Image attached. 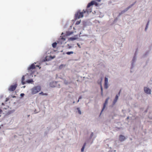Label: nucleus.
Segmentation results:
<instances>
[{
	"label": "nucleus",
	"instance_id": "nucleus-37",
	"mask_svg": "<svg viewBox=\"0 0 152 152\" xmlns=\"http://www.w3.org/2000/svg\"><path fill=\"white\" fill-rule=\"evenodd\" d=\"M126 12V10H125V9L124 10L122 11L121 12V14H122L124 13H125V12Z\"/></svg>",
	"mask_w": 152,
	"mask_h": 152
},
{
	"label": "nucleus",
	"instance_id": "nucleus-23",
	"mask_svg": "<svg viewBox=\"0 0 152 152\" xmlns=\"http://www.w3.org/2000/svg\"><path fill=\"white\" fill-rule=\"evenodd\" d=\"M57 45V43L56 42H54L52 44V46L53 48H55L56 47Z\"/></svg>",
	"mask_w": 152,
	"mask_h": 152
},
{
	"label": "nucleus",
	"instance_id": "nucleus-50",
	"mask_svg": "<svg viewBox=\"0 0 152 152\" xmlns=\"http://www.w3.org/2000/svg\"><path fill=\"white\" fill-rule=\"evenodd\" d=\"M61 39H62V40H63V41H65L66 40V38L64 37H62L61 38Z\"/></svg>",
	"mask_w": 152,
	"mask_h": 152
},
{
	"label": "nucleus",
	"instance_id": "nucleus-2",
	"mask_svg": "<svg viewBox=\"0 0 152 152\" xmlns=\"http://www.w3.org/2000/svg\"><path fill=\"white\" fill-rule=\"evenodd\" d=\"M138 51V48H137L135 52L134 53V56L131 61V66H134V64H135L136 61L137 60V52Z\"/></svg>",
	"mask_w": 152,
	"mask_h": 152
},
{
	"label": "nucleus",
	"instance_id": "nucleus-38",
	"mask_svg": "<svg viewBox=\"0 0 152 152\" xmlns=\"http://www.w3.org/2000/svg\"><path fill=\"white\" fill-rule=\"evenodd\" d=\"M126 12V10H125V9L124 10L122 11L121 12V14H122L124 13H125V12Z\"/></svg>",
	"mask_w": 152,
	"mask_h": 152
},
{
	"label": "nucleus",
	"instance_id": "nucleus-8",
	"mask_svg": "<svg viewBox=\"0 0 152 152\" xmlns=\"http://www.w3.org/2000/svg\"><path fill=\"white\" fill-rule=\"evenodd\" d=\"M126 139V137L124 136L122 134H120L119 135V140L121 142H123L125 141Z\"/></svg>",
	"mask_w": 152,
	"mask_h": 152
},
{
	"label": "nucleus",
	"instance_id": "nucleus-15",
	"mask_svg": "<svg viewBox=\"0 0 152 152\" xmlns=\"http://www.w3.org/2000/svg\"><path fill=\"white\" fill-rule=\"evenodd\" d=\"M73 33H74V32L73 31H66V34H65V35L64 36L65 37V36H69V35H71Z\"/></svg>",
	"mask_w": 152,
	"mask_h": 152
},
{
	"label": "nucleus",
	"instance_id": "nucleus-13",
	"mask_svg": "<svg viewBox=\"0 0 152 152\" xmlns=\"http://www.w3.org/2000/svg\"><path fill=\"white\" fill-rule=\"evenodd\" d=\"M99 63H98L97 65L99 66H104V62L103 61H101L99 62Z\"/></svg>",
	"mask_w": 152,
	"mask_h": 152
},
{
	"label": "nucleus",
	"instance_id": "nucleus-44",
	"mask_svg": "<svg viewBox=\"0 0 152 152\" xmlns=\"http://www.w3.org/2000/svg\"><path fill=\"white\" fill-rule=\"evenodd\" d=\"M21 83L23 85L25 84L26 83V82H25L24 81H21Z\"/></svg>",
	"mask_w": 152,
	"mask_h": 152
},
{
	"label": "nucleus",
	"instance_id": "nucleus-48",
	"mask_svg": "<svg viewBox=\"0 0 152 152\" xmlns=\"http://www.w3.org/2000/svg\"><path fill=\"white\" fill-rule=\"evenodd\" d=\"M39 94L44 95V93H43V92L41 91L39 93Z\"/></svg>",
	"mask_w": 152,
	"mask_h": 152
},
{
	"label": "nucleus",
	"instance_id": "nucleus-49",
	"mask_svg": "<svg viewBox=\"0 0 152 152\" xmlns=\"http://www.w3.org/2000/svg\"><path fill=\"white\" fill-rule=\"evenodd\" d=\"M149 108V106H148L147 107V109L144 111V112L145 113H147V111H148V109Z\"/></svg>",
	"mask_w": 152,
	"mask_h": 152
},
{
	"label": "nucleus",
	"instance_id": "nucleus-51",
	"mask_svg": "<svg viewBox=\"0 0 152 152\" xmlns=\"http://www.w3.org/2000/svg\"><path fill=\"white\" fill-rule=\"evenodd\" d=\"M10 99L8 97L6 98L5 102H7Z\"/></svg>",
	"mask_w": 152,
	"mask_h": 152
},
{
	"label": "nucleus",
	"instance_id": "nucleus-20",
	"mask_svg": "<svg viewBox=\"0 0 152 152\" xmlns=\"http://www.w3.org/2000/svg\"><path fill=\"white\" fill-rule=\"evenodd\" d=\"M86 145V143H84L81 149V152H83L84 151V150Z\"/></svg>",
	"mask_w": 152,
	"mask_h": 152
},
{
	"label": "nucleus",
	"instance_id": "nucleus-43",
	"mask_svg": "<svg viewBox=\"0 0 152 152\" xmlns=\"http://www.w3.org/2000/svg\"><path fill=\"white\" fill-rule=\"evenodd\" d=\"M25 79V76L23 75L21 79V81H24Z\"/></svg>",
	"mask_w": 152,
	"mask_h": 152
},
{
	"label": "nucleus",
	"instance_id": "nucleus-34",
	"mask_svg": "<svg viewBox=\"0 0 152 152\" xmlns=\"http://www.w3.org/2000/svg\"><path fill=\"white\" fill-rule=\"evenodd\" d=\"M104 83H108V78L107 77H105Z\"/></svg>",
	"mask_w": 152,
	"mask_h": 152
},
{
	"label": "nucleus",
	"instance_id": "nucleus-62",
	"mask_svg": "<svg viewBox=\"0 0 152 152\" xmlns=\"http://www.w3.org/2000/svg\"><path fill=\"white\" fill-rule=\"evenodd\" d=\"M3 97V95H1L0 96V98H2Z\"/></svg>",
	"mask_w": 152,
	"mask_h": 152
},
{
	"label": "nucleus",
	"instance_id": "nucleus-31",
	"mask_svg": "<svg viewBox=\"0 0 152 152\" xmlns=\"http://www.w3.org/2000/svg\"><path fill=\"white\" fill-rule=\"evenodd\" d=\"M133 6V5H130L128 7H127V8L125 9V10H126L127 11V10H128L130 8L132 7Z\"/></svg>",
	"mask_w": 152,
	"mask_h": 152
},
{
	"label": "nucleus",
	"instance_id": "nucleus-56",
	"mask_svg": "<svg viewBox=\"0 0 152 152\" xmlns=\"http://www.w3.org/2000/svg\"><path fill=\"white\" fill-rule=\"evenodd\" d=\"M77 45L78 46L79 48H81V47H80V44H79L78 43H77Z\"/></svg>",
	"mask_w": 152,
	"mask_h": 152
},
{
	"label": "nucleus",
	"instance_id": "nucleus-16",
	"mask_svg": "<svg viewBox=\"0 0 152 152\" xmlns=\"http://www.w3.org/2000/svg\"><path fill=\"white\" fill-rule=\"evenodd\" d=\"M77 37H69L68 38L69 41H73L77 39Z\"/></svg>",
	"mask_w": 152,
	"mask_h": 152
},
{
	"label": "nucleus",
	"instance_id": "nucleus-28",
	"mask_svg": "<svg viewBox=\"0 0 152 152\" xmlns=\"http://www.w3.org/2000/svg\"><path fill=\"white\" fill-rule=\"evenodd\" d=\"M36 68L37 67H28V70H31L36 69Z\"/></svg>",
	"mask_w": 152,
	"mask_h": 152
},
{
	"label": "nucleus",
	"instance_id": "nucleus-10",
	"mask_svg": "<svg viewBox=\"0 0 152 152\" xmlns=\"http://www.w3.org/2000/svg\"><path fill=\"white\" fill-rule=\"evenodd\" d=\"M91 139L89 137L87 138L86 139L85 142L84 143H86H86H90V144H91L93 142V141L91 140Z\"/></svg>",
	"mask_w": 152,
	"mask_h": 152
},
{
	"label": "nucleus",
	"instance_id": "nucleus-64",
	"mask_svg": "<svg viewBox=\"0 0 152 152\" xmlns=\"http://www.w3.org/2000/svg\"><path fill=\"white\" fill-rule=\"evenodd\" d=\"M34 112H35V113H37L38 112H36V109H35Z\"/></svg>",
	"mask_w": 152,
	"mask_h": 152
},
{
	"label": "nucleus",
	"instance_id": "nucleus-58",
	"mask_svg": "<svg viewBox=\"0 0 152 152\" xmlns=\"http://www.w3.org/2000/svg\"><path fill=\"white\" fill-rule=\"evenodd\" d=\"M129 119V116H128V117L126 118V119L125 120H126V121H127V120H128Z\"/></svg>",
	"mask_w": 152,
	"mask_h": 152
},
{
	"label": "nucleus",
	"instance_id": "nucleus-45",
	"mask_svg": "<svg viewBox=\"0 0 152 152\" xmlns=\"http://www.w3.org/2000/svg\"><path fill=\"white\" fill-rule=\"evenodd\" d=\"M61 39H59L58 41V43H59L60 44H62V42H61Z\"/></svg>",
	"mask_w": 152,
	"mask_h": 152
},
{
	"label": "nucleus",
	"instance_id": "nucleus-59",
	"mask_svg": "<svg viewBox=\"0 0 152 152\" xmlns=\"http://www.w3.org/2000/svg\"><path fill=\"white\" fill-rule=\"evenodd\" d=\"M136 1H135L134 3H133L132 4H131V5H133V6L136 3Z\"/></svg>",
	"mask_w": 152,
	"mask_h": 152
},
{
	"label": "nucleus",
	"instance_id": "nucleus-30",
	"mask_svg": "<svg viewBox=\"0 0 152 152\" xmlns=\"http://www.w3.org/2000/svg\"><path fill=\"white\" fill-rule=\"evenodd\" d=\"M133 6V5H130L128 7H127V8L125 9V10H126L127 11V10H128L130 8L132 7Z\"/></svg>",
	"mask_w": 152,
	"mask_h": 152
},
{
	"label": "nucleus",
	"instance_id": "nucleus-52",
	"mask_svg": "<svg viewBox=\"0 0 152 152\" xmlns=\"http://www.w3.org/2000/svg\"><path fill=\"white\" fill-rule=\"evenodd\" d=\"M121 89H120V90H119V92H118V94H117V95H120V93H121Z\"/></svg>",
	"mask_w": 152,
	"mask_h": 152
},
{
	"label": "nucleus",
	"instance_id": "nucleus-54",
	"mask_svg": "<svg viewBox=\"0 0 152 152\" xmlns=\"http://www.w3.org/2000/svg\"><path fill=\"white\" fill-rule=\"evenodd\" d=\"M82 98V96H80L78 98V99L79 100L81 99Z\"/></svg>",
	"mask_w": 152,
	"mask_h": 152
},
{
	"label": "nucleus",
	"instance_id": "nucleus-11",
	"mask_svg": "<svg viewBox=\"0 0 152 152\" xmlns=\"http://www.w3.org/2000/svg\"><path fill=\"white\" fill-rule=\"evenodd\" d=\"M118 98V95H116L115 96V97L113 101V106L114 105L115 103L117 101V100Z\"/></svg>",
	"mask_w": 152,
	"mask_h": 152
},
{
	"label": "nucleus",
	"instance_id": "nucleus-63",
	"mask_svg": "<svg viewBox=\"0 0 152 152\" xmlns=\"http://www.w3.org/2000/svg\"><path fill=\"white\" fill-rule=\"evenodd\" d=\"M67 26V24H66L65 26H64V28H66V27Z\"/></svg>",
	"mask_w": 152,
	"mask_h": 152
},
{
	"label": "nucleus",
	"instance_id": "nucleus-22",
	"mask_svg": "<svg viewBox=\"0 0 152 152\" xmlns=\"http://www.w3.org/2000/svg\"><path fill=\"white\" fill-rule=\"evenodd\" d=\"M36 64V63L34 62V63L32 64L31 65H29V66H40L39 65H35V64Z\"/></svg>",
	"mask_w": 152,
	"mask_h": 152
},
{
	"label": "nucleus",
	"instance_id": "nucleus-25",
	"mask_svg": "<svg viewBox=\"0 0 152 152\" xmlns=\"http://www.w3.org/2000/svg\"><path fill=\"white\" fill-rule=\"evenodd\" d=\"M104 87L105 89H107L108 88V83H104Z\"/></svg>",
	"mask_w": 152,
	"mask_h": 152
},
{
	"label": "nucleus",
	"instance_id": "nucleus-35",
	"mask_svg": "<svg viewBox=\"0 0 152 152\" xmlns=\"http://www.w3.org/2000/svg\"><path fill=\"white\" fill-rule=\"evenodd\" d=\"M80 22H81V20H80L79 21H76L75 24L76 25H79L80 23Z\"/></svg>",
	"mask_w": 152,
	"mask_h": 152
},
{
	"label": "nucleus",
	"instance_id": "nucleus-42",
	"mask_svg": "<svg viewBox=\"0 0 152 152\" xmlns=\"http://www.w3.org/2000/svg\"><path fill=\"white\" fill-rule=\"evenodd\" d=\"M118 18L117 17L116 18H115L114 19L113 22L114 23L116 22L118 20Z\"/></svg>",
	"mask_w": 152,
	"mask_h": 152
},
{
	"label": "nucleus",
	"instance_id": "nucleus-39",
	"mask_svg": "<svg viewBox=\"0 0 152 152\" xmlns=\"http://www.w3.org/2000/svg\"><path fill=\"white\" fill-rule=\"evenodd\" d=\"M49 60H48L46 58H45L44 59H43L42 61V62H45L47 61H48Z\"/></svg>",
	"mask_w": 152,
	"mask_h": 152
},
{
	"label": "nucleus",
	"instance_id": "nucleus-27",
	"mask_svg": "<svg viewBox=\"0 0 152 152\" xmlns=\"http://www.w3.org/2000/svg\"><path fill=\"white\" fill-rule=\"evenodd\" d=\"M76 110H77L78 113L80 115H81V112L80 109V108L77 107Z\"/></svg>",
	"mask_w": 152,
	"mask_h": 152
},
{
	"label": "nucleus",
	"instance_id": "nucleus-32",
	"mask_svg": "<svg viewBox=\"0 0 152 152\" xmlns=\"http://www.w3.org/2000/svg\"><path fill=\"white\" fill-rule=\"evenodd\" d=\"M74 52L72 51H68L66 53V54L68 55H70L71 54H73Z\"/></svg>",
	"mask_w": 152,
	"mask_h": 152
},
{
	"label": "nucleus",
	"instance_id": "nucleus-12",
	"mask_svg": "<svg viewBox=\"0 0 152 152\" xmlns=\"http://www.w3.org/2000/svg\"><path fill=\"white\" fill-rule=\"evenodd\" d=\"M150 51L149 50L147 51L142 56L141 58H146L148 55Z\"/></svg>",
	"mask_w": 152,
	"mask_h": 152
},
{
	"label": "nucleus",
	"instance_id": "nucleus-17",
	"mask_svg": "<svg viewBox=\"0 0 152 152\" xmlns=\"http://www.w3.org/2000/svg\"><path fill=\"white\" fill-rule=\"evenodd\" d=\"M149 22H150V20H148L147 22L146 23L145 29V31H147V29L148 28V26L149 24Z\"/></svg>",
	"mask_w": 152,
	"mask_h": 152
},
{
	"label": "nucleus",
	"instance_id": "nucleus-36",
	"mask_svg": "<svg viewBox=\"0 0 152 152\" xmlns=\"http://www.w3.org/2000/svg\"><path fill=\"white\" fill-rule=\"evenodd\" d=\"M93 135H94L93 132H91V134H90V137H89V138H90L91 139L92 138Z\"/></svg>",
	"mask_w": 152,
	"mask_h": 152
},
{
	"label": "nucleus",
	"instance_id": "nucleus-47",
	"mask_svg": "<svg viewBox=\"0 0 152 152\" xmlns=\"http://www.w3.org/2000/svg\"><path fill=\"white\" fill-rule=\"evenodd\" d=\"M55 57V56H50V59H53Z\"/></svg>",
	"mask_w": 152,
	"mask_h": 152
},
{
	"label": "nucleus",
	"instance_id": "nucleus-14",
	"mask_svg": "<svg viewBox=\"0 0 152 152\" xmlns=\"http://www.w3.org/2000/svg\"><path fill=\"white\" fill-rule=\"evenodd\" d=\"M34 82V81L33 79H28L26 81V83L28 84H32Z\"/></svg>",
	"mask_w": 152,
	"mask_h": 152
},
{
	"label": "nucleus",
	"instance_id": "nucleus-6",
	"mask_svg": "<svg viewBox=\"0 0 152 152\" xmlns=\"http://www.w3.org/2000/svg\"><path fill=\"white\" fill-rule=\"evenodd\" d=\"M58 82L56 81H53L50 83L49 85L50 87L52 88H54L55 87H59L60 85L58 84L57 85Z\"/></svg>",
	"mask_w": 152,
	"mask_h": 152
},
{
	"label": "nucleus",
	"instance_id": "nucleus-24",
	"mask_svg": "<svg viewBox=\"0 0 152 152\" xmlns=\"http://www.w3.org/2000/svg\"><path fill=\"white\" fill-rule=\"evenodd\" d=\"M92 2L93 3V5H95L96 6H98V3L96 2L94 0H93L92 1Z\"/></svg>",
	"mask_w": 152,
	"mask_h": 152
},
{
	"label": "nucleus",
	"instance_id": "nucleus-9",
	"mask_svg": "<svg viewBox=\"0 0 152 152\" xmlns=\"http://www.w3.org/2000/svg\"><path fill=\"white\" fill-rule=\"evenodd\" d=\"M144 91L145 92L148 94H151V90L148 88L145 87L144 88Z\"/></svg>",
	"mask_w": 152,
	"mask_h": 152
},
{
	"label": "nucleus",
	"instance_id": "nucleus-57",
	"mask_svg": "<svg viewBox=\"0 0 152 152\" xmlns=\"http://www.w3.org/2000/svg\"><path fill=\"white\" fill-rule=\"evenodd\" d=\"M12 97L13 98H16V96L15 95H12Z\"/></svg>",
	"mask_w": 152,
	"mask_h": 152
},
{
	"label": "nucleus",
	"instance_id": "nucleus-4",
	"mask_svg": "<svg viewBox=\"0 0 152 152\" xmlns=\"http://www.w3.org/2000/svg\"><path fill=\"white\" fill-rule=\"evenodd\" d=\"M102 77H100V79L98 80L97 81V83L98 84L100 85V89H101V95L102 96H103V88L102 84Z\"/></svg>",
	"mask_w": 152,
	"mask_h": 152
},
{
	"label": "nucleus",
	"instance_id": "nucleus-19",
	"mask_svg": "<svg viewBox=\"0 0 152 152\" xmlns=\"http://www.w3.org/2000/svg\"><path fill=\"white\" fill-rule=\"evenodd\" d=\"M15 111V110H9L7 113V115H9L13 113Z\"/></svg>",
	"mask_w": 152,
	"mask_h": 152
},
{
	"label": "nucleus",
	"instance_id": "nucleus-1",
	"mask_svg": "<svg viewBox=\"0 0 152 152\" xmlns=\"http://www.w3.org/2000/svg\"><path fill=\"white\" fill-rule=\"evenodd\" d=\"M41 87L40 86H34L31 89V93L33 94H36L39 92L41 90Z\"/></svg>",
	"mask_w": 152,
	"mask_h": 152
},
{
	"label": "nucleus",
	"instance_id": "nucleus-7",
	"mask_svg": "<svg viewBox=\"0 0 152 152\" xmlns=\"http://www.w3.org/2000/svg\"><path fill=\"white\" fill-rule=\"evenodd\" d=\"M18 86L17 83H15V85H11L9 88L8 90L10 91H14L15 90Z\"/></svg>",
	"mask_w": 152,
	"mask_h": 152
},
{
	"label": "nucleus",
	"instance_id": "nucleus-26",
	"mask_svg": "<svg viewBox=\"0 0 152 152\" xmlns=\"http://www.w3.org/2000/svg\"><path fill=\"white\" fill-rule=\"evenodd\" d=\"M63 80H64V83L65 84L67 85L70 83L68 82L65 79H64Z\"/></svg>",
	"mask_w": 152,
	"mask_h": 152
},
{
	"label": "nucleus",
	"instance_id": "nucleus-46",
	"mask_svg": "<svg viewBox=\"0 0 152 152\" xmlns=\"http://www.w3.org/2000/svg\"><path fill=\"white\" fill-rule=\"evenodd\" d=\"M81 12L83 13V14L84 13L87 12L86 10H83V11Z\"/></svg>",
	"mask_w": 152,
	"mask_h": 152
},
{
	"label": "nucleus",
	"instance_id": "nucleus-60",
	"mask_svg": "<svg viewBox=\"0 0 152 152\" xmlns=\"http://www.w3.org/2000/svg\"><path fill=\"white\" fill-rule=\"evenodd\" d=\"M8 97L10 99L11 97H12V95H10Z\"/></svg>",
	"mask_w": 152,
	"mask_h": 152
},
{
	"label": "nucleus",
	"instance_id": "nucleus-55",
	"mask_svg": "<svg viewBox=\"0 0 152 152\" xmlns=\"http://www.w3.org/2000/svg\"><path fill=\"white\" fill-rule=\"evenodd\" d=\"M122 15L121 14V12L120 13H119L118 15V16H117V17L118 18V17H119L121 15Z\"/></svg>",
	"mask_w": 152,
	"mask_h": 152
},
{
	"label": "nucleus",
	"instance_id": "nucleus-18",
	"mask_svg": "<svg viewBox=\"0 0 152 152\" xmlns=\"http://www.w3.org/2000/svg\"><path fill=\"white\" fill-rule=\"evenodd\" d=\"M92 5H93V3L92 2V1H91L88 4L87 6V8H89Z\"/></svg>",
	"mask_w": 152,
	"mask_h": 152
},
{
	"label": "nucleus",
	"instance_id": "nucleus-40",
	"mask_svg": "<svg viewBox=\"0 0 152 152\" xmlns=\"http://www.w3.org/2000/svg\"><path fill=\"white\" fill-rule=\"evenodd\" d=\"M25 96V94L24 93H21L20 94V96L21 97H23Z\"/></svg>",
	"mask_w": 152,
	"mask_h": 152
},
{
	"label": "nucleus",
	"instance_id": "nucleus-21",
	"mask_svg": "<svg viewBox=\"0 0 152 152\" xmlns=\"http://www.w3.org/2000/svg\"><path fill=\"white\" fill-rule=\"evenodd\" d=\"M86 12L88 14H89V13H90L91 12H92V10L91 9V8H87L86 9Z\"/></svg>",
	"mask_w": 152,
	"mask_h": 152
},
{
	"label": "nucleus",
	"instance_id": "nucleus-3",
	"mask_svg": "<svg viewBox=\"0 0 152 152\" xmlns=\"http://www.w3.org/2000/svg\"><path fill=\"white\" fill-rule=\"evenodd\" d=\"M83 17V13L80 12V10H78L75 13V19L76 20L77 19L82 18Z\"/></svg>",
	"mask_w": 152,
	"mask_h": 152
},
{
	"label": "nucleus",
	"instance_id": "nucleus-41",
	"mask_svg": "<svg viewBox=\"0 0 152 152\" xmlns=\"http://www.w3.org/2000/svg\"><path fill=\"white\" fill-rule=\"evenodd\" d=\"M48 133V131H45L44 132V136H45L47 135V134Z\"/></svg>",
	"mask_w": 152,
	"mask_h": 152
},
{
	"label": "nucleus",
	"instance_id": "nucleus-61",
	"mask_svg": "<svg viewBox=\"0 0 152 152\" xmlns=\"http://www.w3.org/2000/svg\"><path fill=\"white\" fill-rule=\"evenodd\" d=\"M72 47L70 45L68 47V48L70 49V48H72Z\"/></svg>",
	"mask_w": 152,
	"mask_h": 152
},
{
	"label": "nucleus",
	"instance_id": "nucleus-29",
	"mask_svg": "<svg viewBox=\"0 0 152 152\" xmlns=\"http://www.w3.org/2000/svg\"><path fill=\"white\" fill-rule=\"evenodd\" d=\"M133 6V5H130L128 7H127V8L125 9V10H126L127 11V10H128L130 8L132 7Z\"/></svg>",
	"mask_w": 152,
	"mask_h": 152
},
{
	"label": "nucleus",
	"instance_id": "nucleus-33",
	"mask_svg": "<svg viewBox=\"0 0 152 152\" xmlns=\"http://www.w3.org/2000/svg\"><path fill=\"white\" fill-rule=\"evenodd\" d=\"M82 23H83V27H85L86 26H87V23L85 21H83V22H82Z\"/></svg>",
	"mask_w": 152,
	"mask_h": 152
},
{
	"label": "nucleus",
	"instance_id": "nucleus-53",
	"mask_svg": "<svg viewBox=\"0 0 152 152\" xmlns=\"http://www.w3.org/2000/svg\"><path fill=\"white\" fill-rule=\"evenodd\" d=\"M133 68H134V67H131L130 69L131 73H132V69H133Z\"/></svg>",
	"mask_w": 152,
	"mask_h": 152
},
{
	"label": "nucleus",
	"instance_id": "nucleus-5",
	"mask_svg": "<svg viewBox=\"0 0 152 152\" xmlns=\"http://www.w3.org/2000/svg\"><path fill=\"white\" fill-rule=\"evenodd\" d=\"M109 99V97H108L105 100L103 104V107L99 115H101L102 113L104 110V109L105 108L106 105L108 103V100Z\"/></svg>",
	"mask_w": 152,
	"mask_h": 152
}]
</instances>
